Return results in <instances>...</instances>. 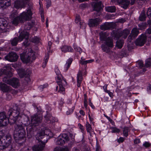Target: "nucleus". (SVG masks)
<instances>
[{"label": "nucleus", "mask_w": 151, "mask_h": 151, "mask_svg": "<svg viewBox=\"0 0 151 151\" xmlns=\"http://www.w3.org/2000/svg\"><path fill=\"white\" fill-rule=\"evenodd\" d=\"M137 63L139 66L140 68H142L143 67L144 65L142 61H140Z\"/></svg>", "instance_id": "59"}, {"label": "nucleus", "mask_w": 151, "mask_h": 151, "mask_svg": "<svg viewBox=\"0 0 151 151\" xmlns=\"http://www.w3.org/2000/svg\"><path fill=\"white\" fill-rule=\"evenodd\" d=\"M3 150V151H14V149L11 146H9V147H6Z\"/></svg>", "instance_id": "48"}, {"label": "nucleus", "mask_w": 151, "mask_h": 151, "mask_svg": "<svg viewBox=\"0 0 151 151\" xmlns=\"http://www.w3.org/2000/svg\"><path fill=\"white\" fill-rule=\"evenodd\" d=\"M83 80L82 72L79 70L77 74V86L78 87L80 86Z\"/></svg>", "instance_id": "21"}, {"label": "nucleus", "mask_w": 151, "mask_h": 151, "mask_svg": "<svg viewBox=\"0 0 151 151\" xmlns=\"http://www.w3.org/2000/svg\"><path fill=\"white\" fill-rule=\"evenodd\" d=\"M32 14L30 9L26 12H23L20 16L14 18L12 21L13 24L17 25L19 23H23L25 21L30 20L32 18Z\"/></svg>", "instance_id": "2"}, {"label": "nucleus", "mask_w": 151, "mask_h": 151, "mask_svg": "<svg viewBox=\"0 0 151 151\" xmlns=\"http://www.w3.org/2000/svg\"><path fill=\"white\" fill-rule=\"evenodd\" d=\"M29 34L27 32L25 31L22 32L20 34L19 38L20 41L25 39V41L23 42V45L27 47L29 45Z\"/></svg>", "instance_id": "6"}, {"label": "nucleus", "mask_w": 151, "mask_h": 151, "mask_svg": "<svg viewBox=\"0 0 151 151\" xmlns=\"http://www.w3.org/2000/svg\"><path fill=\"white\" fill-rule=\"evenodd\" d=\"M143 145L146 147H147L150 146V144L149 142H145L143 144Z\"/></svg>", "instance_id": "57"}, {"label": "nucleus", "mask_w": 151, "mask_h": 151, "mask_svg": "<svg viewBox=\"0 0 151 151\" xmlns=\"http://www.w3.org/2000/svg\"><path fill=\"white\" fill-rule=\"evenodd\" d=\"M133 37V36L131 35V34H130V35H129V36L128 37V40L129 42H130L132 40L134 39Z\"/></svg>", "instance_id": "61"}, {"label": "nucleus", "mask_w": 151, "mask_h": 151, "mask_svg": "<svg viewBox=\"0 0 151 151\" xmlns=\"http://www.w3.org/2000/svg\"><path fill=\"white\" fill-rule=\"evenodd\" d=\"M18 58L17 54L14 52H12L5 57V59L11 62L16 61Z\"/></svg>", "instance_id": "13"}, {"label": "nucleus", "mask_w": 151, "mask_h": 151, "mask_svg": "<svg viewBox=\"0 0 151 151\" xmlns=\"http://www.w3.org/2000/svg\"><path fill=\"white\" fill-rule=\"evenodd\" d=\"M146 16L145 14L144 11H142L139 16V20L141 21H144L146 20Z\"/></svg>", "instance_id": "34"}, {"label": "nucleus", "mask_w": 151, "mask_h": 151, "mask_svg": "<svg viewBox=\"0 0 151 151\" xmlns=\"http://www.w3.org/2000/svg\"><path fill=\"white\" fill-rule=\"evenodd\" d=\"M118 1L122 5L123 7L125 9L127 8L130 4L128 0H118Z\"/></svg>", "instance_id": "26"}, {"label": "nucleus", "mask_w": 151, "mask_h": 151, "mask_svg": "<svg viewBox=\"0 0 151 151\" xmlns=\"http://www.w3.org/2000/svg\"><path fill=\"white\" fill-rule=\"evenodd\" d=\"M8 121L10 122V119L7 117L6 113L4 112L0 113V124L3 126L6 125Z\"/></svg>", "instance_id": "15"}, {"label": "nucleus", "mask_w": 151, "mask_h": 151, "mask_svg": "<svg viewBox=\"0 0 151 151\" xmlns=\"http://www.w3.org/2000/svg\"><path fill=\"white\" fill-rule=\"evenodd\" d=\"M14 137L16 142L22 145L25 142L26 131L24 126H28L30 122L28 116L24 115L19 116L17 121H15Z\"/></svg>", "instance_id": "1"}, {"label": "nucleus", "mask_w": 151, "mask_h": 151, "mask_svg": "<svg viewBox=\"0 0 151 151\" xmlns=\"http://www.w3.org/2000/svg\"><path fill=\"white\" fill-rule=\"evenodd\" d=\"M42 117L38 115H34L31 117V124L32 126H38L42 122Z\"/></svg>", "instance_id": "9"}, {"label": "nucleus", "mask_w": 151, "mask_h": 151, "mask_svg": "<svg viewBox=\"0 0 151 151\" xmlns=\"http://www.w3.org/2000/svg\"><path fill=\"white\" fill-rule=\"evenodd\" d=\"M78 125L81 132H83L84 130V128L83 127V126L80 123L78 124Z\"/></svg>", "instance_id": "54"}, {"label": "nucleus", "mask_w": 151, "mask_h": 151, "mask_svg": "<svg viewBox=\"0 0 151 151\" xmlns=\"http://www.w3.org/2000/svg\"><path fill=\"white\" fill-rule=\"evenodd\" d=\"M65 142L61 138V136L59 135L58 137V139L56 141V144L58 145H62L65 143Z\"/></svg>", "instance_id": "35"}, {"label": "nucleus", "mask_w": 151, "mask_h": 151, "mask_svg": "<svg viewBox=\"0 0 151 151\" xmlns=\"http://www.w3.org/2000/svg\"><path fill=\"white\" fill-rule=\"evenodd\" d=\"M104 43L109 47L111 48L113 47V40L110 37H108L106 39Z\"/></svg>", "instance_id": "24"}, {"label": "nucleus", "mask_w": 151, "mask_h": 151, "mask_svg": "<svg viewBox=\"0 0 151 151\" xmlns=\"http://www.w3.org/2000/svg\"><path fill=\"white\" fill-rule=\"evenodd\" d=\"M45 118L47 121H48L49 120L51 121L52 118V116L50 115L47 114L45 116Z\"/></svg>", "instance_id": "50"}, {"label": "nucleus", "mask_w": 151, "mask_h": 151, "mask_svg": "<svg viewBox=\"0 0 151 151\" xmlns=\"http://www.w3.org/2000/svg\"><path fill=\"white\" fill-rule=\"evenodd\" d=\"M116 23L111 22H106L100 26V29L103 30L109 29H114L116 27Z\"/></svg>", "instance_id": "11"}, {"label": "nucleus", "mask_w": 151, "mask_h": 151, "mask_svg": "<svg viewBox=\"0 0 151 151\" xmlns=\"http://www.w3.org/2000/svg\"><path fill=\"white\" fill-rule=\"evenodd\" d=\"M5 136V134L3 131L2 130L0 131V141L1 140L3 139V137H4Z\"/></svg>", "instance_id": "52"}, {"label": "nucleus", "mask_w": 151, "mask_h": 151, "mask_svg": "<svg viewBox=\"0 0 151 151\" xmlns=\"http://www.w3.org/2000/svg\"><path fill=\"white\" fill-rule=\"evenodd\" d=\"M73 60V59L70 58H69L68 60L66 62V63L65 65V70L66 71L67 70L68 68H69Z\"/></svg>", "instance_id": "33"}, {"label": "nucleus", "mask_w": 151, "mask_h": 151, "mask_svg": "<svg viewBox=\"0 0 151 151\" xmlns=\"http://www.w3.org/2000/svg\"><path fill=\"white\" fill-rule=\"evenodd\" d=\"M47 137L44 134L43 132H39L35 135L36 139L41 144L45 145L47 142Z\"/></svg>", "instance_id": "8"}, {"label": "nucleus", "mask_w": 151, "mask_h": 151, "mask_svg": "<svg viewBox=\"0 0 151 151\" xmlns=\"http://www.w3.org/2000/svg\"><path fill=\"white\" fill-rule=\"evenodd\" d=\"M20 109L16 105L13 106L10 108L8 112L10 122L12 124H15V121H17L18 119L20 114Z\"/></svg>", "instance_id": "3"}, {"label": "nucleus", "mask_w": 151, "mask_h": 151, "mask_svg": "<svg viewBox=\"0 0 151 151\" xmlns=\"http://www.w3.org/2000/svg\"><path fill=\"white\" fill-rule=\"evenodd\" d=\"M60 136L62 139L65 142L68 141L69 140L68 135L66 134H63L62 135H60Z\"/></svg>", "instance_id": "37"}, {"label": "nucleus", "mask_w": 151, "mask_h": 151, "mask_svg": "<svg viewBox=\"0 0 151 151\" xmlns=\"http://www.w3.org/2000/svg\"><path fill=\"white\" fill-rule=\"evenodd\" d=\"M139 33V31L138 29L137 28H133L131 31V33L130 34L133 38H135L138 35Z\"/></svg>", "instance_id": "29"}, {"label": "nucleus", "mask_w": 151, "mask_h": 151, "mask_svg": "<svg viewBox=\"0 0 151 151\" xmlns=\"http://www.w3.org/2000/svg\"><path fill=\"white\" fill-rule=\"evenodd\" d=\"M12 141L11 135L9 134L6 135L0 141V149H3L6 147L9 146Z\"/></svg>", "instance_id": "4"}, {"label": "nucleus", "mask_w": 151, "mask_h": 151, "mask_svg": "<svg viewBox=\"0 0 151 151\" xmlns=\"http://www.w3.org/2000/svg\"><path fill=\"white\" fill-rule=\"evenodd\" d=\"M19 41V37H15L11 41V44L12 46H16Z\"/></svg>", "instance_id": "36"}, {"label": "nucleus", "mask_w": 151, "mask_h": 151, "mask_svg": "<svg viewBox=\"0 0 151 151\" xmlns=\"http://www.w3.org/2000/svg\"><path fill=\"white\" fill-rule=\"evenodd\" d=\"M106 92L108 93L111 97H112L113 96V93L109 91L106 90Z\"/></svg>", "instance_id": "63"}, {"label": "nucleus", "mask_w": 151, "mask_h": 151, "mask_svg": "<svg viewBox=\"0 0 151 151\" xmlns=\"http://www.w3.org/2000/svg\"><path fill=\"white\" fill-rule=\"evenodd\" d=\"M10 4V0H0V7L5 8Z\"/></svg>", "instance_id": "18"}, {"label": "nucleus", "mask_w": 151, "mask_h": 151, "mask_svg": "<svg viewBox=\"0 0 151 151\" xmlns=\"http://www.w3.org/2000/svg\"><path fill=\"white\" fill-rule=\"evenodd\" d=\"M60 151H68V147H65L60 149Z\"/></svg>", "instance_id": "60"}, {"label": "nucleus", "mask_w": 151, "mask_h": 151, "mask_svg": "<svg viewBox=\"0 0 151 151\" xmlns=\"http://www.w3.org/2000/svg\"><path fill=\"white\" fill-rule=\"evenodd\" d=\"M100 38L101 40L104 41L107 38V37L109 36V34L106 32H101L100 33Z\"/></svg>", "instance_id": "30"}, {"label": "nucleus", "mask_w": 151, "mask_h": 151, "mask_svg": "<svg viewBox=\"0 0 151 151\" xmlns=\"http://www.w3.org/2000/svg\"><path fill=\"white\" fill-rule=\"evenodd\" d=\"M124 43V42L122 40H118L116 42V46L119 48H121L122 46Z\"/></svg>", "instance_id": "38"}, {"label": "nucleus", "mask_w": 151, "mask_h": 151, "mask_svg": "<svg viewBox=\"0 0 151 151\" xmlns=\"http://www.w3.org/2000/svg\"><path fill=\"white\" fill-rule=\"evenodd\" d=\"M39 40L40 39L37 37H34L31 39L32 42L36 43H38L39 42Z\"/></svg>", "instance_id": "45"}, {"label": "nucleus", "mask_w": 151, "mask_h": 151, "mask_svg": "<svg viewBox=\"0 0 151 151\" xmlns=\"http://www.w3.org/2000/svg\"><path fill=\"white\" fill-rule=\"evenodd\" d=\"M105 10L109 12H115L116 8L114 6H107L105 7Z\"/></svg>", "instance_id": "31"}, {"label": "nucleus", "mask_w": 151, "mask_h": 151, "mask_svg": "<svg viewBox=\"0 0 151 151\" xmlns=\"http://www.w3.org/2000/svg\"><path fill=\"white\" fill-rule=\"evenodd\" d=\"M7 26L6 21L4 18H0V29L4 30Z\"/></svg>", "instance_id": "25"}, {"label": "nucleus", "mask_w": 151, "mask_h": 151, "mask_svg": "<svg viewBox=\"0 0 151 151\" xmlns=\"http://www.w3.org/2000/svg\"><path fill=\"white\" fill-rule=\"evenodd\" d=\"M140 141L139 139H136L134 140V143L135 144H137L140 142Z\"/></svg>", "instance_id": "64"}, {"label": "nucleus", "mask_w": 151, "mask_h": 151, "mask_svg": "<svg viewBox=\"0 0 151 151\" xmlns=\"http://www.w3.org/2000/svg\"><path fill=\"white\" fill-rule=\"evenodd\" d=\"M145 66L147 68L151 67V58H148L146 60Z\"/></svg>", "instance_id": "41"}, {"label": "nucleus", "mask_w": 151, "mask_h": 151, "mask_svg": "<svg viewBox=\"0 0 151 151\" xmlns=\"http://www.w3.org/2000/svg\"><path fill=\"white\" fill-rule=\"evenodd\" d=\"M34 53L31 51L28 53L24 52L22 53L20 55V57L21 60L24 62L27 63H29L31 60L32 57L34 55Z\"/></svg>", "instance_id": "7"}, {"label": "nucleus", "mask_w": 151, "mask_h": 151, "mask_svg": "<svg viewBox=\"0 0 151 151\" xmlns=\"http://www.w3.org/2000/svg\"><path fill=\"white\" fill-rule=\"evenodd\" d=\"M41 132H43L44 134L47 137L49 136L50 137L52 136V133L49 129H45L44 131H41Z\"/></svg>", "instance_id": "39"}, {"label": "nucleus", "mask_w": 151, "mask_h": 151, "mask_svg": "<svg viewBox=\"0 0 151 151\" xmlns=\"http://www.w3.org/2000/svg\"><path fill=\"white\" fill-rule=\"evenodd\" d=\"M126 21V20L124 19L121 18L118 19L117 21L116 22H119L120 23H123Z\"/></svg>", "instance_id": "55"}, {"label": "nucleus", "mask_w": 151, "mask_h": 151, "mask_svg": "<svg viewBox=\"0 0 151 151\" xmlns=\"http://www.w3.org/2000/svg\"><path fill=\"white\" fill-rule=\"evenodd\" d=\"M102 48L103 51L106 52V53H109L110 51V49L109 48L106 47L105 45H102Z\"/></svg>", "instance_id": "44"}, {"label": "nucleus", "mask_w": 151, "mask_h": 151, "mask_svg": "<svg viewBox=\"0 0 151 151\" xmlns=\"http://www.w3.org/2000/svg\"><path fill=\"white\" fill-rule=\"evenodd\" d=\"M130 33V30L128 29H125L122 31H119L118 32L116 30H113L111 33V35L112 37L116 39L119 38L120 37H122L124 39L126 38L128 35Z\"/></svg>", "instance_id": "5"}, {"label": "nucleus", "mask_w": 151, "mask_h": 151, "mask_svg": "<svg viewBox=\"0 0 151 151\" xmlns=\"http://www.w3.org/2000/svg\"><path fill=\"white\" fill-rule=\"evenodd\" d=\"M17 12L15 10L12 12L10 17L12 18H14L16 17H17Z\"/></svg>", "instance_id": "47"}, {"label": "nucleus", "mask_w": 151, "mask_h": 151, "mask_svg": "<svg viewBox=\"0 0 151 151\" xmlns=\"http://www.w3.org/2000/svg\"><path fill=\"white\" fill-rule=\"evenodd\" d=\"M31 73V72L29 69L25 70L23 69H21L20 70L19 75L20 78L25 77L26 80H29L30 75Z\"/></svg>", "instance_id": "14"}, {"label": "nucleus", "mask_w": 151, "mask_h": 151, "mask_svg": "<svg viewBox=\"0 0 151 151\" xmlns=\"http://www.w3.org/2000/svg\"><path fill=\"white\" fill-rule=\"evenodd\" d=\"M0 87L3 92H7L11 90V88L10 86L1 83H0Z\"/></svg>", "instance_id": "23"}, {"label": "nucleus", "mask_w": 151, "mask_h": 151, "mask_svg": "<svg viewBox=\"0 0 151 151\" xmlns=\"http://www.w3.org/2000/svg\"><path fill=\"white\" fill-rule=\"evenodd\" d=\"M46 7L47 8H48L49 7H50L51 5V1L50 0H48L47 1V2L46 3Z\"/></svg>", "instance_id": "56"}, {"label": "nucleus", "mask_w": 151, "mask_h": 151, "mask_svg": "<svg viewBox=\"0 0 151 151\" xmlns=\"http://www.w3.org/2000/svg\"><path fill=\"white\" fill-rule=\"evenodd\" d=\"M74 48L76 51L80 53H81L82 52V49L81 48L78 47L76 46H74Z\"/></svg>", "instance_id": "51"}, {"label": "nucleus", "mask_w": 151, "mask_h": 151, "mask_svg": "<svg viewBox=\"0 0 151 151\" xmlns=\"http://www.w3.org/2000/svg\"><path fill=\"white\" fill-rule=\"evenodd\" d=\"M10 83L9 84L14 88H17L19 86V80L16 78H13L10 80Z\"/></svg>", "instance_id": "22"}, {"label": "nucleus", "mask_w": 151, "mask_h": 151, "mask_svg": "<svg viewBox=\"0 0 151 151\" xmlns=\"http://www.w3.org/2000/svg\"><path fill=\"white\" fill-rule=\"evenodd\" d=\"M45 146V144L40 143L39 144L35 145L33 147L32 149L33 151H42L43 150Z\"/></svg>", "instance_id": "20"}, {"label": "nucleus", "mask_w": 151, "mask_h": 151, "mask_svg": "<svg viewBox=\"0 0 151 151\" xmlns=\"http://www.w3.org/2000/svg\"><path fill=\"white\" fill-rule=\"evenodd\" d=\"M13 76L12 73L10 71H8L6 74L5 75L4 77L3 78V81L9 84L10 83L11 79H9V78L12 77Z\"/></svg>", "instance_id": "17"}, {"label": "nucleus", "mask_w": 151, "mask_h": 151, "mask_svg": "<svg viewBox=\"0 0 151 151\" xmlns=\"http://www.w3.org/2000/svg\"><path fill=\"white\" fill-rule=\"evenodd\" d=\"M120 132L119 129L116 128H113V130L112 131V133L117 132L119 133Z\"/></svg>", "instance_id": "53"}, {"label": "nucleus", "mask_w": 151, "mask_h": 151, "mask_svg": "<svg viewBox=\"0 0 151 151\" xmlns=\"http://www.w3.org/2000/svg\"><path fill=\"white\" fill-rule=\"evenodd\" d=\"M147 15L148 18L151 19V8H149L147 11Z\"/></svg>", "instance_id": "49"}, {"label": "nucleus", "mask_w": 151, "mask_h": 151, "mask_svg": "<svg viewBox=\"0 0 151 151\" xmlns=\"http://www.w3.org/2000/svg\"><path fill=\"white\" fill-rule=\"evenodd\" d=\"M94 61L93 59H91L87 60H85V59H83L82 57L81 58V60L79 61V63L82 65H86L88 63H91Z\"/></svg>", "instance_id": "32"}, {"label": "nucleus", "mask_w": 151, "mask_h": 151, "mask_svg": "<svg viewBox=\"0 0 151 151\" xmlns=\"http://www.w3.org/2000/svg\"><path fill=\"white\" fill-rule=\"evenodd\" d=\"M88 25L90 27H93L94 26V19H89Z\"/></svg>", "instance_id": "42"}, {"label": "nucleus", "mask_w": 151, "mask_h": 151, "mask_svg": "<svg viewBox=\"0 0 151 151\" xmlns=\"http://www.w3.org/2000/svg\"><path fill=\"white\" fill-rule=\"evenodd\" d=\"M61 51L64 53L68 52H73V48L70 46L64 45L61 48Z\"/></svg>", "instance_id": "19"}, {"label": "nucleus", "mask_w": 151, "mask_h": 151, "mask_svg": "<svg viewBox=\"0 0 151 151\" xmlns=\"http://www.w3.org/2000/svg\"><path fill=\"white\" fill-rule=\"evenodd\" d=\"M96 151H101V150L100 148V146L98 144L97 142L96 143Z\"/></svg>", "instance_id": "58"}, {"label": "nucleus", "mask_w": 151, "mask_h": 151, "mask_svg": "<svg viewBox=\"0 0 151 151\" xmlns=\"http://www.w3.org/2000/svg\"><path fill=\"white\" fill-rule=\"evenodd\" d=\"M129 130L128 127H124L123 130L124 135L125 137H127L128 135V133Z\"/></svg>", "instance_id": "40"}, {"label": "nucleus", "mask_w": 151, "mask_h": 151, "mask_svg": "<svg viewBox=\"0 0 151 151\" xmlns=\"http://www.w3.org/2000/svg\"><path fill=\"white\" fill-rule=\"evenodd\" d=\"M86 130L88 132L90 133L91 130V125L89 124L88 122H87L86 125Z\"/></svg>", "instance_id": "43"}, {"label": "nucleus", "mask_w": 151, "mask_h": 151, "mask_svg": "<svg viewBox=\"0 0 151 151\" xmlns=\"http://www.w3.org/2000/svg\"><path fill=\"white\" fill-rule=\"evenodd\" d=\"M99 0H95V12H96V16H99L101 12L100 11L101 9L102 3ZM96 12H95V14Z\"/></svg>", "instance_id": "16"}, {"label": "nucleus", "mask_w": 151, "mask_h": 151, "mask_svg": "<svg viewBox=\"0 0 151 151\" xmlns=\"http://www.w3.org/2000/svg\"><path fill=\"white\" fill-rule=\"evenodd\" d=\"M11 68L9 66H6L4 67L2 69H0V76H1L3 75H5L8 71H10Z\"/></svg>", "instance_id": "27"}, {"label": "nucleus", "mask_w": 151, "mask_h": 151, "mask_svg": "<svg viewBox=\"0 0 151 151\" xmlns=\"http://www.w3.org/2000/svg\"><path fill=\"white\" fill-rule=\"evenodd\" d=\"M124 139L122 137H120L117 139V141L119 142H122L124 140Z\"/></svg>", "instance_id": "62"}, {"label": "nucleus", "mask_w": 151, "mask_h": 151, "mask_svg": "<svg viewBox=\"0 0 151 151\" xmlns=\"http://www.w3.org/2000/svg\"><path fill=\"white\" fill-rule=\"evenodd\" d=\"M102 21V20L99 17L95 19V26L97 25L100 23V22Z\"/></svg>", "instance_id": "46"}, {"label": "nucleus", "mask_w": 151, "mask_h": 151, "mask_svg": "<svg viewBox=\"0 0 151 151\" xmlns=\"http://www.w3.org/2000/svg\"><path fill=\"white\" fill-rule=\"evenodd\" d=\"M147 37L145 35L142 34L134 42L135 44L137 46H143L146 41Z\"/></svg>", "instance_id": "12"}, {"label": "nucleus", "mask_w": 151, "mask_h": 151, "mask_svg": "<svg viewBox=\"0 0 151 151\" xmlns=\"http://www.w3.org/2000/svg\"><path fill=\"white\" fill-rule=\"evenodd\" d=\"M57 74V76L56 79V82L59 86V90L58 92H60V91L63 92L65 91L64 87L65 86L63 83L62 82L63 77L62 75L59 74L58 72Z\"/></svg>", "instance_id": "10"}, {"label": "nucleus", "mask_w": 151, "mask_h": 151, "mask_svg": "<svg viewBox=\"0 0 151 151\" xmlns=\"http://www.w3.org/2000/svg\"><path fill=\"white\" fill-rule=\"evenodd\" d=\"M34 23L32 21H30L26 24L24 26V29L23 31H26L27 30L30 29L33 26Z\"/></svg>", "instance_id": "28"}]
</instances>
